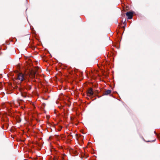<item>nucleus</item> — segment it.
<instances>
[{"mask_svg": "<svg viewBox=\"0 0 160 160\" xmlns=\"http://www.w3.org/2000/svg\"><path fill=\"white\" fill-rule=\"evenodd\" d=\"M35 73H36L34 71H31L28 75H26V73L25 74V75H24L22 73H19L17 74L16 79L18 80L21 82L26 79H28L29 78H34L35 77Z\"/></svg>", "mask_w": 160, "mask_h": 160, "instance_id": "f257e3e1", "label": "nucleus"}, {"mask_svg": "<svg viewBox=\"0 0 160 160\" xmlns=\"http://www.w3.org/2000/svg\"><path fill=\"white\" fill-rule=\"evenodd\" d=\"M93 90L92 88H90L87 91V94L88 96H91L93 95Z\"/></svg>", "mask_w": 160, "mask_h": 160, "instance_id": "f03ea898", "label": "nucleus"}, {"mask_svg": "<svg viewBox=\"0 0 160 160\" xmlns=\"http://www.w3.org/2000/svg\"><path fill=\"white\" fill-rule=\"evenodd\" d=\"M126 15L128 17V19H131L132 17L133 13L131 12H128L126 13Z\"/></svg>", "mask_w": 160, "mask_h": 160, "instance_id": "7ed1b4c3", "label": "nucleus"}, {"mask_svg": "<svg viewBox=\"0 0 160 160\" xmlns=\"http://www.w3.org/2000/svg\"><path fill=\"white\" fill-rule=\"evenodd\" d=\"M110 93V90H108L105 91L104 93V94L105 95H107Z\"/></svg>", "mask_w": 160, "mask_h": 160, "instance_id": "20e7f679", "label": "nucleus"}, {"mask_svg": "<svg viewBox=\"0 0 160 160\" xmlns=\"http://www.w3.org/2000/svg\"><path fill=\"white\" fill-rule=\"evenodd\" d=\"M123 24H124V26H122V28L124 29L125 28V26L126 24V22H125V21L124 22Z\"/></svg>", "mask_w": 160, "mask_h": 160, "instance_id": "39448f33", "label": "nucleus"}, {"mask_svg": "<svg viewBox=\"0 0 160 160\" xmlns=\"http://www.w3.org/2000/svg\"><path fill=\"white\" fill-rule=\"evenodd\" d=\"M154 133H155L157 135V137L160 140V136L159 135H157V133H156L155 131L154 132Z\"/></svg>", "mask_w": 160, "mask_h": 160, "instance_id": "423d86ee", "label": "nucleus"}, {"mask_svg": "<svg viewBox=\"0 0 160 160\" xmlns=\"http://www.w3.org/2000/svg\"><path fill=\"white\" fill-rule=\"evenodd\" d=\"M65 157V155H62V160H64Z\"/></svg>", "mask_w": 160, "mask_h": 160, "instance_id": "0eeeda50", "label": "nucleus"}]
</instances>
